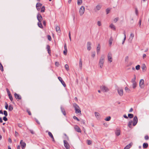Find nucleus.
I'll return each mask as SVG.
<instances>
[{
  "mask_svg": "<svg viewBox=\"0 0 149 149\" xmlns=\"http://www.w3.org/2000/svg\"><path fill=\"white\" fill-rule=\"evenodd\" d=\"M95 52H92V54L91 56L93 58H94L95 56Z\"/></svg>",
  "mask_w": 149,
  "mask_h": 149,
  "instance_id": "13d9d810",
  "label": "nucleus"
},
{
  "mask_svg": "<svg viewBox=\"0 0 149 149\" xmlns=\"http://www.w3.org/2000/svg\"><path fill=\"white\" fill-rule=\"evenodd\" d=\"M14 96L17 100H21L22 99L21 97L16 93L14 94Z\"/></svg>",
  "mask_w": 149,
  "mask_h": 149,
  "instance_id": "ddd939ff",
  "label": "nucleus"
},
{
  "mask_svg": "<svg viewBox=\"0 0 149 149\" xmlns=\"http://www.w3.org/2000/svg\"><path fill=\"white\" fill-rule=\"evenodd\" d=\"M105 56L104 54L102 55L99 61V64L100 65H103L104 61V59Z\"/></svg>",
  "mask_w": 149,
  "mask_h": 149,
  "instance_id": "f03ea898",
  "label": "nucleus"
},
{
  "mask_svg": "<svg viewBox=\"0 0 149 149\" xmlns=\"http://www.w3.org/2000/svg\"><path fill=\"white\" fill-rule=\"evenodd\" d=\"M109 44H110V45H111L112 43V40H111V39H110L109 40Z\"/></svg>",
  "mask_w": 149,
  "mask_h": 149,
  "instance_id": "052dcab7",
  "label": "nucleus"
},
{
  "mask_svg": "<svg viewBox=\"0 0 149 149\" xmlns=\"http://www.w3.org/2000/svg\"><path fill=\"white\" fill-rule=\"evenodd\" d=\"M138 122L137 117L136 116H135L133 118V121L132 120H130L128 123V126L130 128H132V125L133 123V126H135L136 125Z\"/></svg>",
  "mask_w": 149,
  "mask_h": 149,
  "instance_id": "f257e3e1",
  "label": "nucleus"
},
{
  "mask_svg": "<svg viewBox=\"0 0 149 149\" xmlns=\"http://www.w3.org/2000/svg\"><path fill=\"white\" fill-rule=\"evenodd\" d=\"M82 0H77V4L78 5H80L82 3Z\"/></svg>",
  "mask_w": 149,
  "mask_h": 149,
  "instance_id": "72a5a7b5",
  "label": "nucleus"
},
{
  "mask_svg": "<svg viewBox=\"0 0 149 149\" xmlns=\"http://www.w3.org/2000/svg\"><path fill=\"white\" fill-rule=\"evenodd\" d=\"M58 79H59V80L60 81V82H61L62 85H63V86L65 87L66 86V85L64 82L63 81L62 79V78L60 77H58Z\"/></svg>",
  "mask_w": 149,
  "mask_h": 149,
  "instance_id": "f8f14e48",
  "label": "nucleus"
},
{
  "mask_svg": "<svg viewBox=\"0 0 149 149\" xmlns=\"http://www.w3.org/2000/svg\"><path fill=\"white\" fill-rule=\"evenodd\" d=\"M100 46L99 44H98L97 47V48L96 50L97 53L100 52Z\"/></svg>",
  "mask_w": 149,
  "mask_h": 149,
  "instance_id": "b1692460",
  "label": "nucleus"
},
{
  "mask_svg": "<svg viewBox=\"0 0 149 149\" xmlns=\"http://www.w3.org/2000/svg\"><path fill=\"white\" fill-rule=\"evenodd\" d=\"M6 90L7 91V93H8V97H9V98L11 101L12 102L13 100V97L12 96V95L10 93L8 90V89L7 88L6 89Z\"/></svg>",
  "mask_w": 149,
  "mask_h": 149,
  "instance_id": "39448f33",
  "label": "nucleus"
},
{
  "mask_svg": "<svg viewBox=\"0 0 149 149\" xmlns=\"http://www.w3.org/2000/svg\"><path fill=\"white\" fill-rule=\"evenodd\" d=\"M144 80L143 79H141L139 82V86L141 88H143L144 86Z\"/></svg>",
  "mask_w": 149,
  "mask_h": 149,
  "instance_id": "1a4fd4ad",
  "label": "nucleus"
},
{
  "mask_svg": "<svg viewBox=\"0 0 149 149\" xmlns=\"http://www.w3.org/2000/svg\"><path fill=\"white\" fill-rule=\"evenodd\" d=\"M63 142L64 143V146L65 148L67 149H70V146L68 142L65 140H64Z\"/></svg>",
  "mask_w": 149,
  "mask_h": 149,
  "instance_id": "6e6552de",
  "label": "nucleus"
},
{
  "mask_svg": "<svg viewBox=\"0 0 149 149\" xmlns=\"http://www.w3.org/2000/svg\"><path fill=\"white\" fill-rule=\"evenodd\" d=\"M111 118V117L110 116H109L108 117H107L105 119V120L107 121H109Z\"/></svg>",
  "mask_w": 149,
  "mask_h": 149,
  "instance_id": "4c0bfd02",
  "label": "nucleus"
},
{
  "mask_svg": "<svg viewBox=\"0 0 149 149\" xmlns=\"http://www.w3.org/2000/svg\"><path fill=\"white\" fill-rule=\"evenodd\" d=\"M3 119L5 121H7L8 120L7 118L6 117V116L4 117L3 118Z\"/></svg>",
  "mask_w": 149,
  "mask_h": 149,
  "instance_id": "6e6d98bb",
  "label": "nucleus"
},
{
  "mask_svg": "<svg viewBox=\"0 0 149 149\" xmlns=\"http://www.w3.org/2000/svg\"><path fill=\"white\" fill-rule=\"evenodd\" d=\"M118 18H115L114 19V22L116 23L118 20Z\"/></svg>",
  "mask_w": 149,
  "mask_h": 149,
  "instance_id": "bf43d9fd",
  "label": "nucleus"
},
{
  "mask_svg": "<svg viewBox=\"0 0 149 149\" xmlns=\"http://www.w3.org/2000/svg\"><path fill=\"white\" fill-rule=\"evenodd\" d=\"M102 7L100 5H97L96 6L95 8L94 9L95 11H97L100 10Z\"/></svg>",
  "mask_w": 149,
  "mask_h": 149,
  "instance_id": "a211bd4d",
  "label": "nucleus"
},
{
  "mask_svg": "<svg viewBox=\"0 0 149 149\" xmlns=\"http://www.w3.org/2000/svg\"><path fill=\"white\" fill-rule=\"evenodd\" d=\"M128 117L130 118H132L134 117V115L132 114L129 113L128 114Z\"/></svg>",
  "mask_w": 149,
  "mask_h": 149,
  "instance_id": "58836bf2",
  "label": "nucleus"
},
{
  "mask_svg": "<svg viewBox=\"0 0 149 149\" xmlns=\"http://www.w3.org/2000/svg\"><path fill=\"white\" fill-rule=\"evenodd\" d=\"M112 54L110 52L108 53L107 55L108 60V61L110 62L112 61Z\"/></svg>",
  "mask_w": 149,
  "mask_h": 149,
  "instance_id": "20e7f679",
  "label": "nucleus"
},
{
  "mask_svg": "<svg viewBox=\"0 0 149 149\" xmlns=\"http://www.w3.org/2000/svg\"><path fill=\"white\" fill-rule=\"evenodd\" d=\"M88 142V144L89 145H90L92 144V142L90 140H88L87 141Z\"/></svg>",
  "mask_w": 149,
  "mask_h": 149,
  "instance_id": "a19ab883",
  "label": "nucleus"
},
{
  "mask_svg": "<svg viewBox=\"0 0 149 149\" xmlns=\"http://www.w3.org/2000/svg\"><path fill=\"white\" fill-rule=\"evenodd\" d=\"M42 23L44 26H45L46 25V21L45 20L43 21Z\"/></svg>",
  "mask_w": 149,
  "mask_h": 149,
  "instance_id": "680f3d73",
  "label": "nucleus"
},
{
  "mask_svg": "<svg viewBox=\"0 0 149 149\" xmlns=\"http://www.w3.org/2000/svg\"><path fill=\"white\" fill-rule=\"evenodd\" d=\"M73 106L75 110L79 108V106L76 103H74L73 104Z\"/></svg>",
  "mask_w": 149,
  "mask_h": 149,
  "instance_id": "4be33fe9",
  "label": "nucleus"
},
{
  "mask_svg": "<svg viewBox=\"0 0 149 149\" xmlns=\"http://www.w3.org/2000/svg\"><path fill=\"white\" fill-rule=\"evenodd\" d=\"M135 12L136 15H137L138 14V11L137 8H135Z\"/></svg>",
  "mask_w": 149,
  "mask_h": 149,
  "instance_id": "3c124183",
  "label": "nucleus"
},
{
  "mask_svg": "<svg viewBox=\"0 0 149 149\" xmlns=\"http://www.w3.org/2000/svg\"><path fill=\"white\" fill-rule=\"evenodd\" d=\"M42 4L40 3H37L36 5V8H38L42 6Z\"/></svg>",
  "mask_w": 149,
  "mask_h": 149,
  "instance_id": "c756f323",
  "label": "nucleus"
},
{
  "mask_svg": "<svg viewBox=\"0 0 149 149\" xmlns=\"http://www.w3.org/2000/svg\"><path fill=\"white\" fill-rule=\"evenodd\" d=\"M73 118L74 119H75V120H77L78 121H79V119L77 117H76V116H73Z\"/></svg>",
  "mask_w": 149,
  "mask_h": 149,
  "instance_id": "a18cd8bd",
  "label": "nucleus"
},
{
  "mask_svg": "<svg viewBox=\"0 0 149 149\" xmlns=\"http://www.w3.org/2000/svg\"><path fill=\"white\" fill-rule=\"evenodd\" d=\"M100 88L102 91L106 92L109 91L108 88L105 86L102 85L100 86Z\"/></svg>",
  "mask_w": 149,
  "mask_h": 149,
  "instance_id": "7ed1b4c3",
  "label": "nucleus"
},
{
  "mask_svg": "<svg viewBox=\"0 0 149 149\" xmlns=\"http://www.w3.org/2000/svg\"><path fill=\"white\" fill-rule=\"evenodd\" d=\"M0 69L2 72H3V66H0Z\"/></svg>",
  "mask_w": 149,
  "mask_h": 149,
  "instance_id": "8fccbe9b",
  "label": "nucleus"
},
{
  "mask_svg": "<svg viewBox=\"0 0 149 149\" xmlns=\"http://www.w3.org/2000/svg\"><path fill=\"white\" fill-rule=\"evenodd\" d=\"M18 135V133L17 132L15 131V136H17Z\"/></svg>",
  "mask_w": 149,
  "mask_h": 149,
  "instance_id": "69168bd1",
  "label": "nucleus"
},
{
  "mask_svg": "<svg viewBox=\"0 0 149 149\" xmlns=\"http://www.w3.org/2000/svg\"><path fill=\"white\" fill-rule=\"evenodd\" d=\"M74 128L75 130L78 132L81 133V131L80 128L77 125H75L74 126Z\"/></svg>",
  "mask_w": 149,
  "mask_h": 149,
  "instance_id": "4468645a",
  "label": "nucleus"
},
{
  "mask_svg": "<svg viewBox=\"0 0 149 149\" xmlns=\"http://www.w3.org/2000/svg\"><path fill=\"white\" fill-rule=\"evenodd\" d=\"M61 111L63 115L65 116L66 114L65 111L63 108H61Z\"/></svg>",
  "mask_w": 149,
  "mask_h": 149,
  "instance_id": "c85d7f7f",
  "label": "nucleus"
},
{
  "mask_svg": "<svg viewBox=\"0 0 149 149\" xmlns=\"http://www.w3.org/2000/svg\"><path fill=\"white\" fill-rule=\"evenodd\" d=\"M64 50L63 51V54L65 55H66L67 54V45H66V43H65L64 44Z\"/></svg>",
  "mask_w": 149,
  "mask_h": 149,
  "instance_id": "2eb2a0df",
  "label": "nucleus"
},
{
  "mask_svg": "<svg viewBox=\"0 0 149 149\" xmlns=\"http://www.w3.org/2000/svg\"><path fill=\"white\" fill-rule=\"evenodd\" d=\"M140 66H136V69L137 70H138L140 69Z\"/></svg>",
  "mask_w": 149,
  "mask_h": 149,
  "instance_id": "603ef678",
  "label": "nucleus"
},
{
  "mask_svg": "<svg viewBox=\"0 0 149 149\" xmlns=\"http://www.w3.org/2000/svg\"><path fill=\"white\" fill-rule=\"evenodd\" d=\"M85 11V8L83 6H81L79 9V13L81 16L83 15Z\"/></svg>",
  "mask_w": 149,
  "mask_h": 149,
  "instance_id": "423d86ee",
  "label": "nucleus"
},
{
  "mask_svg": "<svg viewBox=\"0 0 149 149\" xmlns=\"http://www.w3.org/2000/svg\"><path fill=\"white\" fill-rule=\"evenodd\" d=\"M120 130L119 129H117L115 131V134L116 135L118 136L120 134Z\"/></svg>",
  "mask_w": 149,
  "mask_h": 149,
  "instance_id": "aec40b11",
  "label": "nucleus"
},
{
  "mask_svg": "<svg viewBox=\"0 0 149 149\" xmlns=\"http://www.w3.org/2000/svg\"><path fill=\"white\" fill-rule=\"evenodd\" d=\"M65 66V69L67 70L68 71L69 70V66Z\"/></svg>",
  "mask_w": 149,
  "mask_h": 149,
  "instance_id": "5fc2aeb1",
  "label": "nucleus"
},
{
  "mask_svg": "<svg viewBox=\"0 0 149 149\" xmlns=\"http://www.w3.org/2000/svg\"><path fill=\"white\" fill-rule=\"evenodd\" d=\"M20 143L21 145L22 149H24L26 146V144L24 142H23L22 140H21L20 141Z\"/></svg>",
  "mask_w": 149,
  "mask_h": 149,
  "instance_id": "9d476101",
  "label": "nucleus"
},
{
  "mask_svg": "<svg viewBox=\"0 0 149 149\" xmlns=\"http://www.w3.org/2000/svg\"><path fill=\"white\" fill-rule=\"evenodd\" d=\"M109 27L113 29V30H116L115 27L113 24H111L109 26Z\"/></svg>",
  "mask_w": 149,
  "mask_h": 149,
  "instance_id": "393cba45",
  "label": "nucleus"
},
{
  "mask_svg": "<svg viewBox=\"0 0 149 149\" xmlns=\"http://www.w3.org/2000/svg\"><path fill=\"white\" fill-rule=\"evenodd\" d=\"M82 61L81 59H80L79 65H82Z\"/></svg>",
  "mask_w": 149,
  "mask_h": 149,
  "instance_id": "e2e57ef3",
  "label": "nucleus"
},
{
  "mask_svg": "<svg viewBox=\"0 0 149 149\" xmlns=\"http://www.w3.org/2000/svg\"><path fill=\"white\" fill-rule=\"evenodd\" d=\"M134 37V34L132 33H131L130 38L129 39V41L131 42Z\"/></svg>",
  "mask_w": 149,
  "mask_h": 149,
  "instance_id": "dca6fc26",
  "label": "nucleus"
},
{
  "mask_svg": "<svg viewBox=\"0 0 149 149\" xmlns=\"http://www.w3.org/2000/svg\"><path fill=\"white\" fill-rule=\"evenodd\" d=\"M132 143H130L129 144L127 145L126 146H125L124 149H129L132 146Z\"/></svg>",
  "mask_w": 149,
  "mask_h": 149,
  "instance_id": "5701e85b",
  "label": "nucleus"
},
{
  "mask_svg": "<svg viewBox=\"0 0 149 149\" xmlns=\"http://www.w3.org/2000/svg\"><path fill=\"white\" fill-rule=\"evenodd\" d=\"M48 135L49 136L51 137V138L52 139V141H53L54 142L55 141V140L54 138V137H53V135L52 134V133L50 132H48Z\"/></svg>",
  "mask_w": 149,
  "mask_h": 149,
  "instance_id": "6ab92c4d",
  "label": "nucleus"
},
{
  "mask_svg": "<svg viewBox=\"0 0 149 149\" xmlns=\"http://www.w3.org/2000/svg\"><path fill=\"white\" fill-rule=\"evenodd\" d=\"M37 18L39 21L38 22H41L42 20V16L39 13H38L37 15Z\"/></svg>",
  "mask_w": 149,
  "mask_h": 149,
  "instance_id": "9b49d317",
  "label": "nucleus"
},
{
  "mask_svg": "<svg viewBox=\"0 0 149 149\" xmlns=\"http://www.w3.org/2000/svg\"><path fill=\"white\" fill-rule=\"evenodd\" d=\"M47 38L49 41H51L52 40L51 37L49 35L47 36Z\"/></svg>",
  "mask_w": 149,
  "mask_h": 149,
  "instance_id": "c03bdc74",
  "label": "nucleus"
},
{
  "mask_svg": "<svg viewBox=\"0 0 149 149\" xmlns=\"http://www.w3.org/2000/svg\"><path fill=\"white\" fill-rule=\"evenodd\" d=\"M91 43L90 42H88L87 43V47L88 50L90 51L91 49Z\"/></svg>",
  "mask_w": 149,
  "mask_h": 149,
  "instance_id": "f3484780",
  "label": "nucleus"
},
{
  "mask_svg": "<svg viewBox=\"0 0 149 149\" xmlns=\"http://www.w3.org/2000/svg\"><path fill=\"white\" fill-rule=\"evenodd\" d=\"M75 110V112L77 114L78 113H80V114H81V111L80 110V109L78 108L77 109H76Z\"/></svg>",
  "mask_w": 149,
  "mask_h": 149,
  "instance_id": "bb28decb",
  "label": "nucleus"
},
{
  "mask_svg": "<svg viewBox=\"0 0 149 149\" xmlns=\"http://www.w3.org/2000/svg\"><path fill=\"white\" fill-rule=\"evenodd\" d=\"M18 126L19 127H22V125L21 124H20V123H19L18 124Z\"/></svg>",
  "mask_w": 149,
  "mask_h": 149,
  "instance_id": "338daca9",
  "label": "nucleus"
},
{
  "mask_svg": "<svg viewBox=\"0 0 149 149\" xmlns=\"http://www.w3.org/2000/svg\"><path fill=\"white\" fill-rule=\"evenodd\" d=\"M125 91L129 93L130 91V90L127 87H126L125 88Z\"/></svg>",
  "mask_w": 149,
  "mask_h": 149,
  "instance_id": "ea45409f",
  "label": "nucleus"
},
{
  "mask_svg": "<svg viewBox=\"0 0 149 149\" xmlns=\"http://www.w3.org/2000/svg\"><path fill=\"white\" fill-rule=\"evenodd\" d=\"M110 11V9L109 8H107L106 9V11L107 14H108L109 13Z\"/></svg>",
  "mask_w": 149,
  "mask_h": 149,
  "instance_id": "79ce46f5",
  "label": "nucleus"
},
{
  "mask_svg": "<svg viewBox=\"0 0 149 149\" xmlns=\"http://www.w3.org/2000/svg\"><path fill=\"white\" fill-rule=\"evenodd\" d=\"M45 7L44 6H43L41 8V12L42 13H43L45 12Z\"/></svg>",
  "mask_w": 149,
  "mask_h": 149,
  "instance_id": "f704fd0d",
  "label": "nucleus"
},
{
  "mask_svg": "<svg viewBox=\"0 0 149 149\" xmlns=\"http://www.w3.org/2000/svg\"><path fill=\"white\" fill-rule=\"evenodd\" d=\"M148 144L147 143H144L143 144V147L144 148H146L148 147Z\"/></svg>",
  "mask_w": 149,
  "mask_h": 149,
  "instance_id": "2f4dec72",
  "label": "nucleus"
},
{
  "mask_svg": "<svg viewBox=\"0 0 149 149\" xmlns=\"http://www.w3.org/2000/svg\"><path fill=\"white\" fill-rule=\"evenodd\" d=\"M95 116L97 118H99V113L97 112H95Z\"/></svg>",
  "mask_w": 149,
  "mask_h": 149,
  "instance_id": "e433bc0d",
  "label": "nucleus"
},
{
  "mask_svg": "<svg viewBox=\"0 0 149 149\" xmlns=\"http://www.w3.org/2000/svg\"><path fill=\"white\" fill-rule=\"evenodd\" d=\"M38 26L41 29H42L43 28V27L42 25V23L41 22H38Z\"/></svg>",
  "mask_w": 149,
  "mask_h": 149,
  "instance_id": "a878e982",
  "label": "nucleus"
},
{
  "mask_svg": "<svg viewBox=\"0 0 149 149\" xmlns=\"http://www.w3.org/2000/svg\"><path fill=\"white\" fill-rule=\"evenodd\" d=\"M69 37L70 40V41H71V36H70V31H69Z\"/></svg>",
  "mask_w": 149,
  "mask_h": 149,
  "instance_id": "864d4df0",
  "label": "nucleus"
},
{
  "mask_svg": "<svg viewBox=\"0 0 149 149\" xmlns=\"http://www.w3.org/2000/svg\"><path fill=\"white\" fill-rule=\"evenodd\" d=\"M136 79V77H135L132 80V83H134V82H136L135 81Z\"/></svg>",
  "mask_w": 149,
  "mask_h": 149,
  "instance_id": "49530a36",
  "label": "nucleus"
},
{
  "mask_svg": "<svg viewBox=\"0 0 149 149\" xmlns=\"http://www.w3.org/2000/svg\"><path fill=\"white\" fill-rule=\"evenodd\" d=\"M145 139L146 140H147L149 139V136L148 135H146L145 136Z\"/></svg>",
  "mask_w": 149,
  "mask_h": 149,
  "instance_id": "4d7b16f0",
  "label": "nucleus"
},
{
  "mask_svg": "<svg viewBox=\"0 0 149 149\" xmlns=\"http://www.w3.org/2000/svg\"><path fill=\"white\" fill-rule=\"evenodd\" d=\"M123 33V34L124 35V40H123V41H125V40L126 39V36L125 32V31H124Z\"/></svg>",
  "mask_w": 149,
  "mask_h": 149,
  "instance_id": "de8ad7c7",
  "label": "nucleus"
},
{
  "mask_svg": "<svg viewBox=\"0 0 149 149\" xmlns=\"http://www.w3.org/2000/svg\"><path fill=\"white\" fill-rule=\"evenodd\" d=\"M46 49H47V50L48 52V53L50 54V53H51V50L50 49V47L49 45H47V46Z\"/></svg>",
  "mask_w": 149,
  "mask_h": 149,
  "instance_id": "412c9836",
  "label": "nucleus"
},
{
  "mask_svg": "<svg viewBox=\"0 0 149 149\" xmlns=\"http://www.w3.org/2000/svg\"><path fill=\"white\" fill-rule=\"evenodd\" d=\"M13 107L12 105H9L8 107V110H9V111H12L13 110Z\"/></svg>",
  "mask_w": 149,
  "mask_h": 149,
  "instance_id": "cd10ccee",
  "label": "nucleus"
},
{
  "mask_svg": "<svg viewBox=\"0 0 149 149\" xmlns=\"http://www.w3.org/2000/svg\"><path fill=\"white\" fill-rule=\"evenodd\" d=\"M118 92L119 95L120 96H122L123 95V90L122 88H119L118 89Z\"/></svg>",
  "mask_w": 149,
  "mask_h": 149,
  "instance_id": "0eeeda50",
  "label": "nucleus"
},
{
  "mask_svg": "<svg viewBox=\"0 0 149 149\" xmlns=\"http://www.w3.org/2000/svg\"><path fill=\"white\" fill-rule=\"evenodd\" d=\"M3 113H4V114L5 115V116H7L8 113H7V112L6 111H3Z\"/></svg>",
  "mask_w": 149,
  "mask_h": 149,
  "instance_id": "37998d69",
  "label": "nucleus"
},
{
  "mask_svg": "<svg viewBox=\"0 0 149 149\" xmlns=\"http://www.w3.org/2000/svg\"><path fill=\"white\" fill-rule=\"evenodd\" d=\"M6 105H5V107L6 109H7L8 108V106L6 102Z\"/></svg>",
  "mask_w": 149,
  "mask_h": 149,
  "instance_id": "0e129e2a",
  "label": "nucleus"
},
{
  "mask_svg": "<svg viewBox=\"0 0 149 149\" xmlns=\"http://www.w3.org/2000/svg\"><path fill=\"white\" fill-rule=\"evenodd\" d=\"M141 68L143 71H146V66H142Z\"/></svg>",
  "mask_w": 149,
  "mask_h": 149,
  "instance_id": "c9c22d12",
  "label": "nucleus"
},
{
  "mask_svg": "<svg viewBox=\"0 0 149 149\" xmlns=\"http://www.w3.org/2000/svg\"><path fill=\"white\" fill-rule=\"evenodd\" d=\"M36 122L37 123L39 124V125H40V123L39 122L38 120L37 119H36Z\"/></svg>",
  "mask_w": 149,
  "mask_h": 149,
  "instance_id": "774afa93",
  "label": "nucleus"
},
{
  "mask_svg": "<svg viewBox=\"0 0 149 149\" xmlns=\"http://www.w3.org/2000/svg\"><path fill=\"white\" fill-rule=\"evenodd\" d=\"M56 31L58 32L59 33L60 32V28L58 26H56Z\"/></svg>",
  "mask_w": 149,
  "mask_h": 149,
  "instance_id": "7c9ffc66",
  "label": "nucleus"
},
{
  "mask_svg": "<svg viewBox=\"0 0 149 149\" xmlns=\"http://www.w3.org/2000/svg\"><path fill=\"white\" fill-rule=\"evenodd\" d=\"M97 24L99 26H100L101 25V23L100 22L98 21L97 22Z\"/></svg>",
  "mask_w": 149,
  "mask_h": 149,
  "instance_id": "09e8293b",
  "label": "nucleus"
},
{
  "mask_svg": "<svg viewBox=\"0 0 149 149\" xmlns=\"http://www.w3.org/2000/svg\"><path fill=\"white\" fill-rule=\"evenodd\" d=\"M132 86L133 88L134 89L136 87L137 84L136 82H134V83H132Z\"/></svg>",
  "mask_w": 149,
  "mask_h": 149,
  "instance_id": "473e14b6",
  "label": "nucleus"
}]
</instances>
